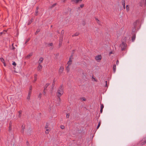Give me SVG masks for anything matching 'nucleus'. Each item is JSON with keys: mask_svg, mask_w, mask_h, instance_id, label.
I'll use <instances>...</instances> for the list:
<instances>
[{"mask_svg": "<svg viewBox=\"0 0 146 146\" xmlns=\"http://www.w3.org/2000/svg\"><path fill=\"white\" fill-rule=\"evenodd\" d=\"M63 88L62 85H61L59 87L56 93L57 96L58 98L57 100L58 103L56 104V105L57 106H59L60 104L61 101L60 97L63 94Z\"/></svg>", "mask_w": 146, "mask_h": 146, "instance_id": "nucleus-1", "label": "nucleus"}, {"mask_svg": "<svg viewBox=\"0 0 146 146\" xmlns=\"http://www.w3.org/2000/svg\"><path fill=\"white\" fill-rule=\"evenodd\" d=\"M127 45L125 42H122L120 45V47L121 48V50H123L125 49Z\"/></svg>", "mask_w": 146, "mask_h": 146, "instance_id": "nucleus-2", "label": "nucleus"}, {"mask_svg": "<svg viewBox=\"0 0 146 146\" xmlns=\"http://www.w3.org/2000/svg\"><path fill=\"white\" fill-rule=\"evenodd\" d=\"M64 67L63 66H60V67L59 68L58 71L59 73L60 74H61L62 73V72L64 71Z\"/></svg>", "mask_w": 146, "mask_h": 146, "instance_id": "nucleus-3", "label": "nucleus"}, {"mask_svg": "<svg viewBox=\"0 0 146 146\" xmlns=\"http://www.w3.org/2000/svg\"><path fill=\"white\" fill-rule=\"evenodd\" d=\"M42 66L40 64H39L38 65L37 70L38 71H41Z\"/></svg>", "mask_w": 146, "mask_h": 146, "instance_id": "nucleus-4", "label": "nucleus"}, {"mask_svg": "<svg viewBox=\"0 0 146 146\" xmlns=\"http://www.w3.org/2000/svg\"><path fill=\"white\" fill-rule=\"evenodd\" d=\"M101 56L100 55L97 56L95 57V59L97 60H101Z\"/></svg>", "mask_w": 146, "mask_h": 146, "instance_id": "nucleus-5", "label": "nucleus"}, {"mask_svg": "<svg viewBox=\"0 0 146 146\" xmlns=\"http://www.w3.org/2000/svg\"><path fill=\"white\" fill-rule=\"evenodd\" d=\"M44 59L42 57L40 58L39 60L38 61V63L39 64H40L43 61Z\"/></svg>", "mask_w": 146, "mask_h": 146, "instance_id": "nucleus-6", "label": "nucleus"}, {"mask_svg": "<svg viewBox=\"0 0 146 146\" xmlns=\"http://www.w3.org/2000/svg\"><path fill=\"white\" fill-rule=\"evenodd\" d=\"M82 0H72L71 1L72 2H73L75 3H77L79 1H82Z\"/></svg>", "mask_w": 146, "mask_h": 146, "instance_id": "nucleus-7", "label": "nucleus"}, {"mask_svg": "<svg viewBox=\"0 0 146 146\" xmlns=\"http://www.w3.org/2000/svg\"><path fill=\"white\" fill-rule=\"evenodd\" d=\"M116 65H115V64H114L113 66V72H114V73H115V71H116Z\"/></svg>", "mask_w": 146, "mask_h": 146, "instance_id": "nucleus-8", "label": "nucleus"}, {"mask_svg": "<svg viewBox=\"0 0 146 146\" xmlns=\"http://www.w3.org/2000/svg\"><path fill=\"white\" fill-rule=\"evenodd\" d=\"M25 128V126L22 125V129L21 130V132L22 133H24V130Z\"/></svg>", "mask_w": 146, "mask_h": 146, "instance_id": "nucleus-9", "label": "nucleus"}, {"mask_svg": "<svg viewBox=\"0 0 146 146\" xmlns=\"http://www.w3.org/2000/svg\"><path fill=\"white\" fill-rule=\"evenodd\" d=\"M50 130V128L48 129H46L45 131V133L46 134H48Z\"/></svg>", "mask_w": 146, "mask_h": 146, "instance_id": "nucleus-10", "label": "nucleus"}, {"mask_svg": "<svg viewBox=\"0 0 146 146\" xmlns=\"http://www.w3.org/2000/svg\"><path fill=\"white\" fill-rule=\"evenodd\" d=\"M138 23V20H136L135 21V22L133 23V25L134 27L135 28L136 26L137 25V23Z\"/></svg>", "mask_w": 146, "mask_h": 146, "instance_id": "nucleus-11", "label": "nucleus"}, {"mask_svg": "<svg viewBox=\"0 0 146 146\" xmlns=\"http://www.w3.org/2000/svg\"><path fill=\"white\" fill-rule=\"evenodd\" d=\"M9 131H10L12 129V125H11V123L10 122L9 123Z\"/></svg>", "mask_w": 146, "mask_h": 146, "instance_id": "nucleus-12", "label": "nucleus"}, {"mask_svg": "<svg viewBox=\"0 0 146 146\" xmlns=\"http://www.w3.org/2000/svg\"><path fill=\"white\" fill-rule=\"evenodd\" d=\"M50 84L49 83H47L44 86V90H46V88L48 87L49 85Z\"/></svg>", "mask_w": 146, "mask_h": 146, "instance_id": "nucleus-13", "label": "nucleus"}, {"mask_svg": "<svg viewBox=\"0 0 146 146\" xmlns=\"http://www.w3.org/2000/svg\"><path fill=\"white\" fill-rule=\"evenodd\" d=\"M63 40V37L62 36L61 37V41H59V46H60L62 45V42Z\"/></svg>", "mask_w": 146, "mask_h": 146, "instance_id": "nucleus-14", "label": "nucleus"}, {"mask_svg": "<svg viewBox=\"0 0 146 146\" xmlns=\"http://www.w3.org/2000/svg\"><path fill=\"white\" fill-rule=\"evenodd\" d=\"M22 112V111L21 110L19 111H18V113H19L18 117L19 118H20L21 117Z\"/></svg>", "mask_w": 146, "mask_h": 146, "instance_id": "nucleus-15", "label": "nucleus"}, {"mask_svg": "<svg viewBox=\"0 0 146 146\" xmlns=\"http://www.w3.org/2000/svg\"><path fill=\"white\" fill-rule=\"evenodd\" d=\"M122 5H123V8L124 9H125V4L124 0H122Z\"/></svg>", "mask_w": 146, "mask_h": 146, "instance_id": "nucleus-16", "label": "nucleus"}, {"mask_svg": "<svg viewBox=\"0 0 146 146\" xmlns=\"http://www.w3.org/2000/svg\"><path fill=\"white\" fill-rule=\"evenodd\" d=\"M79 34V33L78 32H76L75 34L72 35V37H74L78 36Z\"/></svg>", "mask_w": 146, "mask_h": 146, "instance_id": "nucleus-17", "label": "nucleus"}, {"mask_svg": "<svg viewBox=\"0 0 146 146\" xmlns=\"http://www.w3.org/2000/svg\"><path fill=\"white\" fill-rule=\"evenodd\" d=\"M69 65H68L67 66H66V70L67 72H69L70 71V68L69 67Z\"/></svg>", "mask_w": 146, "mask_h": 146, "instance_id": "nucleus-18", "label": "nucleus"}, {"mask_svg": "<svg viewBox=\"0 0 146 146\" xmlns=\"http://www.w3.org/2000/svg\"><path fill=\"white\" fill-rule=\"evenodd\" d=\"M33 21V18H31V19L29 21L28 23V25H30Z\"/></svg>", "mask_w": 146, "mask_h": 146, "instance_id": "nucleus-19", "label": "nucleus"}, {"mask_svg": "<svg viewBox=\"0 0 146 146\" xmlns=\"http://www.w3.org/2000/svg\"><path fill=\"white\" fill-rule=\"evenodd\" d=\"M135 38V35H133L132 37V42L134 41Z\"/></svg>", "mask_w": 146, "mask_h": 146, "instance_id": "nucleus-20", "label": "nucleus"}, {"mask_svg": "<svg viewBox=\"0 0 146 146\" xmlns=\"http://www.w3.org/2000/svg\"><path fill=\"white\" fill-rule=\"evenodd\" d=\"M37 75L36 74H35L34 75V82H35L36 81L37 79Z\"/></svg>", "mask_w": 146, "mask_h": 146, "instance_id": "nucleus-21", "label": "nucleus"}, {"mask_svg": "<svg viewBox=\"0 0 146 146\" xmlns=\"http://www.w3.org/2000/svg\"><path fill=\"white\" fill-rule=\"evenodd\" d=\"M95 19L96 20L97 23L99 24H100V21L98 19L96 18H95Z\"/></svg>", "mask_w": 146, "mask_h": 146, "instance_id": "nucleus-22", "label": "nucleus"}, {"mask_svg": "<svg viewBox=\"0 0 146 146\" xmlns=\"http://www.w3.org/2000/svg\"><path fill=\"white\" fill-rule=\"evenodd\" d=\"M57 4L56 3H55L52 5L51 7H50V8H52L55 6Z\"/></svg>", "mask_w": 146, "mask_h": 146, "instance_id": "nucleus-23", "label": "nucleus"}, {"mask_svg": "<svg viewBox=\"0 0 146 146\" xmlns=\"http://www.w3.org/2000/svg\"><path fill=\"white\" fill-rule=\"evenodd\" d=\"M48 126L49 125L48 123H47L46 124V125H45V128L46 129H48L49 128H48Z\"/></svg>", "mask_w": 146, "mask_h": 146, "instance_id": "nucleus-24", "label": "nucleus"}, {"mask_svg": "<svg viewBox=\"0 0 146 146\" xmlns=\"http://www.w3.org/2000/svg\"><path fill=\"white\" fill-rule=\"evenodd\" d=\"M0 60L1 61L2 63H4L5 62V60H4V59L3 58H0Z\"/></svg>", "mask_w": 146, "mask_h": 146, "instance_id": "nucleus-25", "label": "nucleus"}, {"mask_svg": "<svg viewBox=\"0 0 146 146\" xmlns=\"http://www.w3.org/2000/svg\"><path fill=\"white\" fill-rule=\"evenodd\" d=\"M31 95L29 94H28V96H27V99L28 100H30V96H31Z\"/></svg>", "mask_w": 146, "mask_h": 146, "instance_id": "nucleus-26", "label": "nucleus"}, {"mask_svg": "<svg viewBox=\"0 0 146 146\" xmlns=\"http://www.w3.org/2000/svg\"><path fill=\"white\" fill-rule=\"evenodd\" d=\"M32 54H30L28 55L27 56V58H29L30 57H31L32 56Z\"/></svg>", "mask_w": 146, "mask_h": 146, "instance_id": "nucleus-27", "label": "nucleus"}, {"mask_svg": "<svg viewBox=\"0 0 146 146\" xmlns=\"http://www.w3.org/2000/svg\"><path fill=\"white\" fill-rule=\"evenodd\" d=\"M64 33V30H62V31L61 32V37L62 36H63V35Z\"/></svg>", "mask_w": 146, "mask_h": 146, "instance_id": "nucleus-28", "label": "nucleus"}, {"mask_svg": "<svg viewBox=\"0 0 146 146\" xmlns=\"http://www.w3.org/2000/svg\"><path fill=\"white\" fill-rule=\"evenodd\" d=\"M30 40V38H28L26 41L25 42V44H26Z\"/></svg>", "mask_w": 146, "mask_h": 146, "instance_id": "nucleus-29", "label": "nucleus"}, {"mask_svg": "<svg viewBox=\"0 0 146 146\" xmlns=\"http://www.w3.org/2000/svg\"><path fill=\"white\" fill-rule=\"evenodd\" d=\"M126 10L127 11H128L129 10V8L128 7V5H127L126 7Z\"/></svg>", "mask_w": 146, "mask_h": 146, "instance_id": "nucleus-30", "label": "nucleus"}, {"mask_svg": "<svg viewBox=\"0 0 146 146\" xmlns=\"http://www.w3.org/2000/svg\"><path fill=\"white\" fill-rule=\"evenodd\" d=\"M81 99H82V101H86V98L84 97H83V98H81Z\"/></svg>", "mask_w": 146, "mask_h": 146, "instance_id": "nucleus-31", "label": "nucleus"}, {"mask_svg": "<svg viewBox=\"0 0 146 146\" xmlns=\"http://www.w3.org/2000/svg\"><path fill=\"white\" fill-rule=\"evenodd\" d=\"M101 109H103L104 108V106L103 104H101Z\"/></svg>", "mask_w": 146, "mask_h": 146, "instance_id": "nucleus-32", "label": "nucleus"}, {"mask_svg": "<svg viewBox=\"0 0 146 146\" xmlns=\"http://www.w3.org/2000/svg\"><path fill=\"white\" fill-rule=\"evenodd\" d=\"M72 56L71 55V57L69 58V60L68 61L70 62H72L71 59L72 57Z\"/></svg>", "mask_w": 146, "mask_h": 146, "instance_id": "nucleus-33", "label": "nucleus"}, {"mask_svg": "<svg viewBox=\"0 0 146 146\" xmlns=\"http://www.w3.org/2000/svg\"><path fill=\"white\" fill-rule=\"evenodd\" d=\"M41 96H42V94L41 93H40L39 94V96H38V98H39L40 99V98L41 97Z\"/></svg>", "mask_w": 146, "mask_h": 146, "instance_id": "nucleus-34", "label": "nucleus"}, {"mask_svg": "<svg viewBox=\"0 0 146 146\" xmlns=\"http://www.w3.org/2000/svg\"><path fill=\"white\" fill-rule=\"evenodd\" d=\"M12 64L15 66L16 65V64L15 62L13 61V62Z\"/></svg>", "mask_w": 146, "mask_h": 146, "instance_id": "nucleus-35", "label": "nucleus"}, {"mask_svg": "<svg viewBox=\"0 0 146 146\" xmlns=\"http://www.w3.org/2000/svg\"><path fill=\"white\" fill-rule=\"evenodd\" d=\"M29 90L30 91H32V86H30L29 87Z\"/></svg>", "mask_w": 146, "mask_h": 146, "instance_id": "nucleus-36", "label": "nucleus"}, {"mask_svg": "<svg viewBox=\"0 0 146 146\" xmlns=\"http://www.w3.org/2000/svg\"><path fill=\"white\" fill-rule=\"evenodd\" d=\"M39 31L40 30L39 29H37L35 33V35H36Z\"/></svg>", "mask_w": 146, "mask_h": 146, "instance_id": "nucleus-37", "label": "nucleus"}, {"mask_svg": "<svg viewBox=\"0 0 146 146\" xmlns=\"http://www.w3.org/2000/svg\"><path fill=\"white\" fill-rule=\"evenodd\" d=\"M70 116V114L69 113L67 114L66 115V117L67 118H68Z\"/></svg>", "mask_w": 146, "mask_h": 146, "instance_id": "nucleus-38", "label": "nucleus"}, {"mask_svg": "<svg viewBox=\"0 0 146 146\" xmlns=\"http://www.w3.org/2000/svg\"><path fill=\"white\" fill-rule=\"evenodd\" d=\"M45 90H44H44L43 94L45 96L46 95V92L45 91Z\"/></svg>", "mask_w": 146, "mask_h": 146, "instance_id": "nucleus-39", "label": "nucleus"}, {"mask_svg": "<svg viewBox=\"0 0 146 146\" xmlns=\"http://www.w3.org/2000/svg\"><path fill=\"white\" fill-rule=\"evenodd\" d=\"M146 143V140H145L144 142H142L141 143V144L143 145L145 144Z\"/></svg>", "mask_w": 146, "mask_h": 146, "instance_id": "nucleus-40", "label": "nucleus"}, {"mask_svg": "<svg viewBox=\"0 0 146 146\" xmlns=\"http://www.w3.org/2000/svg\"><path fill=\"white\" fill-rule=\"evenodd\" d=\"M119 60H117V61H116V64L117 65H118V64H119Z\"/></svg>", "mask_w": 146, "mask_h": 146, "instance_id": "nucleus-41", "label": "nucleus"}, {"mask_svg": "<svg viewBox=\"0 0 146 146\" xmlns=\"http://www.w3.org/2000/svg\"><path fill=\"white\" fill-rule=\"evenodd\" d=\"M62 129H64L65 127L63 125H62L60 127Z\"/></svg>", "mask_w": 146, "mask_h": 146, "instance_id": "nucleus-42", "label": "nucleus"}, {"mask_svg": "<svg viewBox=\"0 0 146 146\" xmlns=\"http://www.w3.org/2000/svg\"><path fill=\"white\" fill-rule=\"evenodd\" d=\"M80 7L81 8H83L84 6V5L83 4H81V5H80Z\"/></svg>", "mask_w": 146, "mask_h": 146, "instance_id": "nucleus-43", "label": "nucleus"}, {"mask_svg": "<svg viewBox=\"0 0 146 146\" xmlns=\"http://www.w3.org/2000/svg\"><path fill=\"white\" fill-rule=\"evenodd\" d=\"M35 13H36V15H37V14L38 13V10H36L35 11Z\"/></svg>", "mask_w": 146, "mask_h": 146, "instance_id": "nucleus-44", "label": "nucleus"}, {"mask_svg": "<svg viewBox=\"0 0 146 146\" xmlns=\"http://www.w3.org/2000/svg\"><path fill=\"white\" fill-rule=\"evenodd\" d=\"M71 62H70L69 61H68L67 62V64H68V65H69V66L71 64Z\"/></svg>", "mask_w": 146, "mask_h": 146, "instance_id": "nucleus-45", "label": "nucleus"}, {"mask_svg": "<svg viewBox=\"0 0 146 146\" xmlns=\"http://www.w3.org/2000/svg\"><path fill=\"white\" fill-rule=\"evenodd\" d=\"M105 82H106V85H105V86L106 87H108V86H107V81H105Z\"/></svg>", "mask_w": 146, "mask_h": 146, "instance_id": "nucleus-46", "label": "nucleus"}, {"mask_svg": "<svg viewBox=\"0 0 146 146\" xmlns=\"http://www.w3.org/2000/svg\"><path fill=\"white\" fill-rule=\"evenodd\" d=\"M48 45L50 46H53V44L52 43H50Z\"/></svg>", "mask_w": 146, "mask_h": 146, "instance_id": "nucleus-47", "label": "nucleus"}, {"mask_svg": "<svg viewBox=\"0 0 146 146\" xmlns=\"http://www.w3.org/2000/svg\"><path fill=\"white\" fill-rule=\"evenodd\" d=\"M31 91L29 90L28 94L31 95Z\"/></svg>", "mask_w": 146, "mask_h": 146, "instance_id": "nucleus-48", "label": "nucleus"}, {"mask_svg": "<svg viewBox=\"0 0 146 146\" xmlns=\"http://www.w3.org/2000/svg\"><path fill=\"white\" fill-rule=\"evenodd\" d=\"M103 112V109H100V112L101 113H102Z\"/></svg>", "mask_w": 146, "mask_h": 146, "instance_id": "nucleus-49", "label": "nucleus"}, {"mask_svg": "<svg viewBox=\"0 0 146 146\" xmlns=\"http://www.w3.org/2000/svg\"><path fill=\"white\" fill-rule=\"evenodd\" d=\"M100 125H99V124H98L97 127V129H98L99 127H100Z\"/></svg>", "mask_w": 146, "mask_h": 146, "instance_id": "nucleus-50", "label": "nucleus"}, {"mask_svg": "<svg viewBox=\"0 0 146 146\" xmlns=\"http://www.w3.org/2000/svg\"><path fill=\"white\" fill-rule=\"evenodd\" d=\"M3 64H4V66H6V64L5 63V62H4V63H3Z\"/></svg>", "mask_w": 146, "mask_h": 146, "instance_id": "nucleus-51", "label": "nucleus"}, {"mask_svg": "<svg viewBox=\"0 0 146 146\" xmlns=\"http://www.w3.org/2000/svg\"><path fill=\"white\" fill-rule=\"evenodd\" d=\"M54 84H55L54 82H53L52 84V85L54 86Z\"/></svg>", "mask_w": 146, "mask_h": 146, "instance_id": "nucleus-52", "label": "nucleus"}, {"mask_svg": "<svg viewBox=\"0 0 146 146\" xmlns=\"http://www.w3.org/2000/svg\"><path fill=\"white\" fill-rule=\"evenodd\" d=\"M59 41H61V36L60 38Z\"/></svg>", "mask_w": 146, "mask_h": 146, "instance_id": "nucleus-53", "label": "nucleus"}, {"mask_svg": "<svg viewBox=\"0 0 146 146\" xmlns=\"http://www.w3.org/2000/svg\"><path fill=\"white\" fill-rule=\"evenodd\" d=\"M26 144H29V142L28 141H27L26 142Z\"/></svg>", "mask_w": 146, "mask_h": 146, "instance_id": "nucleus-54", "label": "nucleus"}, {"mask_svg": "<svg viewBox=\"0 0 146 146\" xmlns=\"http://www.w3.org/2000/svg\"><path fill=\"white\" fill-rule=\"evenodd\" d=\"M98 124H99V125H101V122H100L99 123H98Z\"/></svg>", "mask_w": 146, "mask_h": 146, "instance_id": "nucleus-55", "label": "nucleus"}, {"mask_svg": "<svg viewBox=\"0 0 146 146\" xmlns=\"http://www.w3.org/2000/svg\"><path fill=\"white\" fill-rule=\"evenodd\" d=\"M112 53V52H110L109 53V54H111Z\"/></svg>", "mask_w": 146, "mask_h": 146, "instance_id": "nucleus-56", "label": "nucleus"}, {"mask_svg": "<svg viewBox=\"0 0 146 146\" xmlns=\"http://www.w3.org/2000/svg\"><path fill=\"white\" fill-rule=\"evenodd\" d=\"M38 7H36V10H38Z\"/></svg>", "mask_w": 146, "mask_h": 146, "instance_id": "nucleus-57", "label": "nucleus"}, {"mask_svg": "<svg viewBox=\"0 0 146 146\" xmlns=\"http://www.w3.org/2000/svg\"><path fill=\"white\" fill-rule=\"evenodd\" d=\"M146 4V0H145V4Z\"/></svg>", "mask_w": 146, "mask_h": 146, "instance_id": "nucleus-58", "label": "nucleus"}, {"mask_svg": "<svg viewBox=\"0 0 146 146\" xmlns=\"http://www.w3.org/2000/svg\"><path fill=\"white\" fill-rule=\"evenodd\" d=\"M53 82H55V81L54 80H53Z\"/></svg>", "mask_w": 146, "mask_h": 146, "instance_id": "nucleus-59", "label": "nucleus"}, {"mask_svg": "<svg viewBox=\"0 0 146 146\" xmlns=\"http://www.w3.org/2000/svg\"><path fill=\"white\" fill-rule=\"evenodd\" d=\"M94 80H95V81H96V80L95 79V78H94Z\"/></svg>", "mask_w": 146, "mask_h": 146, "instance_id": "nucleus-60", "label": "nucleus"}, {"mask_svg": "<svg viewBox=\"0 0 146 146\" xmlns=\"http://www.w3.org/2000/svg\"><path fill=\"white\" fill-rule=\"evenodd\" d=\"M3 33H1V34H2Z\"/></svg>", "mask_w": 146, "mask_h": 146, "instance_id": "nucleus-61", "label": "nucleus"}]
</instances>
